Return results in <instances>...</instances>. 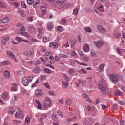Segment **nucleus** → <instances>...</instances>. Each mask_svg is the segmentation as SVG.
<instances>
[{
  "label": "nucleus",
  "instance_id": "1",
  "mask_svg": "<svg viewBox=\"0 0 125 125\" xmlns=\"http://www.w3.org/2000/svg\"><path fill=\"white\" fill-rule=\"evenodd\" d=\"M99 88L103 94H108L109 93V89L107 87V82L104 79L102 80L99 83Z\"/></svg>",
  "mask_w": 125,
  "mask_h": 125
},
{
  "label": "nucleus",
  "instance_id": "2",
  "mask_svg": "<svg viewBox=\"0 0 125 125\" xmlns=\"http://www.w3.org/2000/svg\"><path fill=\"white\" fill-rule=\"evenodd\" d=\"M49 2H51L55 5L58 8H63L65 6V0H47Z\"/></svg>",
  "mask_w": 125,
  "mask_h": 125
},
{
  "label": "nucleus",
  "instance_id": "3",
  "mask_svg": "<svg viewBox=\"0 0 125 125\" xmlns=\"http://www.w3.org/2000/svg\"><path fill=\"white\" fill-rule=\"evenodd\" d=\"M52 101L48 97H46L42 103V106L44 110H47L48 108H51Z\"/></svg>",
  "mask_w": 125,
  "mask_h": 125
},
{
  "label": "nucleus",
  "instance_id": "4",
  "mask_svg": "<svg viewBox=\"0 0 125 125\" xmlns=\"http://www.w3.org/2000/svg\"><path fill=\"white\" fill-rule=\"evenodd\" d=\"M15 118L18 119H24V117H25V115L24 114V112L22 111L21 109H19L18 112H16L15 114Z\"/></svg>",
  "mask_w": 125,
  "mask_h": 125
},
{
  "label": "nucleus",
  "instance_id": "5",
  "mask_svg": "<svg viewBox=\"0 0 125 125\" xmlns=\"http://www.w3.org/2000/svg\"><path fill=\"white\" fill-rule=\"evenodd\" d=\"M8 97V93L7 92L5 91L4 93L1 95L2 99L0 98V102L1 103H2V104H4L5 102V99L7 98Z\"/></svg>",
  "mask_w": 125,
  "mask_h": 125
},
{
  "label": "nucleus",
  "instance_id": "6",
  "mask_svg": "<svg viewBox=\"0 0 125 125\" xmlns=\"http://www.w3.org/2000/svg\"><path fill=\"white\" fill-rule=\"evenodd\" d=\"M7 54L9 57L12 58V59H13L14 62H15L16 63H17V62H18V61H17V59H16L15 56L14 55V54L12 53V52L11 51H7Z\"/></svg>",
  "mask_w": 125,
  "mask_h": 125
},
{
  "label": "nucleus",
  "instance_id": "7",
  "mask_svg": "<svg viewBox=\"0 0 125 125\" xmlns=\"http://www.w3.org/2000/svg\"><path fill=\"white\" fill-rule=\"evenodd\" d=\"M110 79L112 83H117L119 81L118 76L115 74H111L110 75Z\"/></svg>",
  "mask_w": 125,
  "mask_h": 125
},
{
  "label": "nucleus",
  "instance_id": "8",
  "mask_svg": "<svg viewBox=\"0 0 125 125\" xmlns=\"http://www.w3.org/2000/svg\"><path fill=\"white\" fill-rule=\"evenodd\" d=\"M93 123H94V119L91 118H86L85 121V124L87 125H91Z\"/></svg>",
  "mask_w": 125,
  "mask_h": 125
},
{
  "label": "nucleus",
  "instance_id": "9",
  "mask_svg": "<svg viewBox=\"0 0 125 125\" xmlns=\"http://www.w3.org/2000/svg\"><path fill=\"white\" fill-rule=\"evenodd\" d=\"M22 83L24 86H28L29 85V80L26 77H23L22 79Z\"/></svg>",
  "mask_w": 125,
  "mask_h": 125
},
{
  "label": "nucleus",
  "instance_id": "10",
  "mask_svg": "<svg viewBox=\"0 0 125 125\" xmlns=\"http://www.w3.org/2000/svg\"><path fill=\"white\" fill-rule=\"evenodd\" d=\"M49 46L50 47H53L54 49H55V48H58V44H57L56 42H52L50 43Z\"/></svg>",
  "mask_w": 125,
  "mask_h": 125
},
{
  "label": "nucleus",
  "instance_id": "11",
  "mask_svg": "<svg viewBox=\"0 0 125 125\" xmlns=\"http://www.w3.org/2000/svg\"><path fill=\"white\" fill-rule=\"evenodd\" d=\"M41 14L42 16H43L44 15V14H46V8H45L44 6H41Z\"/></svg>",
  "mask_w": 125,
  "mask_h": 125
},
{
  "label": "nucleus",
  "instance_id": "12",
  "mask_svg": "<svg viewBox=\"0 0 125 125\" xmlns=\"http://www.w3.org/2000/svg\"><path fill=\"white\" fill-rule=\"evenodd\" d=\"M94 44H95L96 46H97V47H101L103 44V42L102 41L100 40L97 42H94Z\"/></svg>",
  "mask_w": 125,
  "mask_h": 125
},
{
  "label": "nucleus",
  "instance_id": "13",
  "mask_svg": "<svg viewBox=\"0 0 125 125\" xmlns=\"http://www.w3.org/2000/svg\"><path fill=\"white\" fill-rule=\"evenodd\" d=\"M38 32H39V33L37 35V38L38 39H41V38H42V29L41 28H39Z\"/></svg>",
  "mask_w": 125,
  "mask_h": 125
},
{
  "label": "nucleus",
  "instance_id": "14",
  "mask_svg": "<svg viewBox=\"0 0 125 125\" xmlns=\"http://www.w3.org/2000/svg\"><path fill=\"white\" fill-rule=\"evenodd\" d=\"M10 20V19L9 17H5L2 19L1 22V23H3V24H5L6 23H7Z\"/></svg>",
  "mask_w": 125,
  "mask_h": 125
},
{
  "label": "nucleus",
  "instance_id": "15",
  "mask_svg": "<svg viewBox=\"0 0 125 125\" xmlns=\"http://www.w3.org/2000/svg\"><path fill=\"white\" fill-rule=\"evenodd\" d=\"M41 68H40L39 67L37 66L33 70V72L35 74H39V73L41 72Z\"/></svg>",
  "mask_w": 125,
  "mask_h": 125
},
{
  "label": "nucleus",
  "instance_id": "16",
  "mask_svg": "<svg viewBox=\"0 0 125 125\" xmlns=\"http://www.w3.org/2000/svg\"><path fill=\"white\" fill-rule=\"evenodd\" d=\"M83 51L85 52H88V51H89V45H88V44H86L83 46Z\"/></svg>",
  "mask_w": 125,
  "mask_h": 125
},
{
  "label": "nucleus",
  "instance_id": "17",
  "mask_svg": "<svg viewBox=\"0 0 125 125\" xmlns=\"http://www.w3.org/2000/svg\"><path fill=\"white\" fill-rule=\"evenodd\" d=\"M33 6L34 8H37V5L40 3V1L38 0H33Z\"/></svg>",
  "mask_w": 125,
  "mask_h": 125
},
{
  "label": "nucleus",
  "instance_id": "18",
  "mask_svg": "<svg viewBox=\"0 0 125 125\" xmlns=\"http://www.w3.org/2000/svg\"><path fill=\"white\" fill-rule=\"evenodd\" d=\"M11 90L12 91H16V90H17V84H16V83H13Z\"/></svg>",
  "mask_w": 125,
  "mask_h": 125
},
{
  "label": "nucleus",
  "instance_id": "19",
  "mask_svg": "<svg viewBox=\"0 0 125 125\" xmlns=\"http://www.w3.org/2000/svg\"><path fill=\"white\" fill-rule=\"evenodd\" d=\"M62 83L63 88H67V87H68V86L69 85V83L67 82H62Z\"/></svg>",
  "mask_w": 125,
  "mask_h": 125
},
{
  "label": "nucleus",
  "instance_id": "20",
  "mask_svg": "<svg viewBox=\"0 0 125 125\" xmlns=\"http://www.w3.org/2000/svg\"><path fill=\"white\" fill-rule=\"evenodd\" d=\"M4 76L5 78H9L10 76V73L9 71H5L3 73Z\"/></svg>",
  "mask_w": 125,
  "mask_h": 125
},
{
  "label": "nucleus",
  "instance_id": "21",
  "mask_svg": "<svg viewBox=\"0 0 125 125\" xmlns=\"http://www.w3.org/2000/svg\"><path fill=\"white\" fill-rule=\"evenodd\" d=\"M9 37H6L5 38H4L2 40V42L1 44L3 45L5 44L3 42H7V41L9 40Z\"/></svg>",
  "mask_w": 125,
  "mask_h": 125
},
{
  "label": "nucleus",
  "instance_id": "22",
  "mask_svg": "<svg viewBox=\"0 0 125 125\" xmlns=\"http://www.w3.org/2000/svg\"><path fill=\"white\" fill-rule=\"evenodd\" d=\"M47 27L48 30H49V31H50V30H51V29H53V28H54V26H53V25L52 24V23H49L47 24Z\"/></svg>",
  "mask_w": 125,
  "mask_h": 125
},
{
  "label": "nucleus",
  "instance_id": "23",
  "mask_svg": "<svg viewBox=\"0 0 125 125\" xmlns=\"http://www.w3.org/2000/svg\"><path fill=\"white\" fill-rule=\"evenodd\" d=\"M78 72L79 73V74H86V71L84 70V69L81 68L80 70L78 71Z\"/></svg>",
  "mask_w": 125,
  "mask_h": 125
},
{
  "label": "nucleus",
  "instance_id": "24",
  "mask_svg": "<svg viewBox=\"0 0 125 125\" xmlns=\"http://www.w3.org/2000/svg\"><path fill=\"white\" fill-rule=\"evenodd\" d=\"M21 36H24V37H26V38H30V35L28 34L27 32H21Z\"/></svg>",
  "mask_w": 125,
  "mask_h": 125
},
{
  "label": "nucleus",
  "instance_id": "25",
  "mask_svg": "<svg viewBox=\"0 0 125 125\" xmlns=\"http://www.w3.org/2000/svg\"><path fill=\"white\" fill-rule=\"evenodd\" d=\"M23 54L24 55H26V56H31V55H32V52L31 51H25L23 52Z\"/></svg>",
  "mask_w": 125,
  "mask_h": 125
},
{
  "label": "nucleus",
  "instance_id": "26",
  "mask_svg": "<svg viewBox=\"0 0 125 125\" xmlns=\"http://www.w3.org/2000/svg\"><path fill=\"white\" fill-rule=\"evenodd\" d=\"M28 29L31 33H34L35 31H36V29H35V27H34V26H29Z\"/></svg>",
  "mask_w": 125,
  "mask_h": 125
},
{
  "label": "nucleus",
  "instance_id": "27",
  "mask_svg": "<svg viewBox=\"0 0 125 125\" xmlns=\"http://www.w3.org/2000/svg\"><path fill=\"white\" fill-rule=\"evenodd\" d=\"M84 30H85V31H86V32H88V33H91V31H92L91 28L89 27H85Z\"/></svg>",
  "mask_w": 125,
  "mask_h": 125
},
{
  "label": "nucleus",
  "instance_id": "28",
  "mask_svg": "<svg viewBox=\"0 0 125 125\" xmlns=\"http://www.w3.org/2000/svg\"><path fill=\"white\" fill-rule=\"evenodd\" d=\"M98 10H100V11H104V10H105V9L104 8V7L103 6V5H101L100 7H99L98 8Z\"/></svg>",
  "mask_w": 125,
  "mask_h": 125
},
{
  "label": "nucleus",
  "instance_id": "29",
  "mask_svg": "<svg viewBox=\"0 0 125 125\" xmlns=\"http://www.w3.org/2000/svg\"><path fill=\"white\" fill-rule=\"evenodd\" d=\"M117 50L119 53V54H122V52H125V50H124V49L120 50V48L119 47L117 48Z\"/></svg>",
  "mask_w": 125,
  "mask_h": 125
},
{
  "label": "nucleus",
  "instance_id": "30",
  "mask_svg": "<svg viewBox=\"0 0 125 125\" xmlns=\"http://www.w3.org/2000/svg\"><path fill=\"white\" fill-rule=\"evenodd\" d=\"M123 94V93H122V91L117 90L115 92V95H122Z\"/></svg>",
  "mask_w": 125,
  "mask_h": 125
},
{
  "label": "nucleus",
  "instance_id": "31",
  "mask_svg": "<svg viewBox=\"0 0 125 125\" xmlns=\"http://www.w3.org/2000/svg\"><path fill=\"white\" fill-rule=\"evenodd\" d=\"M100 32L102 33V34H105V33L107 32V29L103 27Z\"/></svg>",
  "mask_w": 125,
  "mask_h": 125
},
{
  "label": "nucleus",
  "instance_id": "32",
  "mask_svg": "<svg viewBox=\"0 0 125 125\" xmlns=\"http://www.w3.org/2000/svg\"><path fill=\"white\" fill-rule=\"evenodd\" d=\"M82 96L83 98H88L89 96L86 93H83L82 94Z\"/></svg>",
  "mask_w": 125,
  "mask_h": 125
},
{
  "label": "nucleus",
  "instance_id": "33",
  "mask_svg": "<svg viewBox=\"0 0 125 125\" xmlns=\"http://www.w3.org/2000/svg\"><path fill=\"white\" fill-rule=\"evenodd\" d=\"M59 57L60 58H62L63 57H64V58H68V56L67 55H65V54H60L59 55Z\"/></svg>",
  "mask_w": 125,
  "mask_h": 125
},
{
  "label": "nucleus",
  "instance_id": "34",
  "mask_svg": "<svg viewBox=\"0 0 125 125\" xmlns=\"http://www.w3.org/2000/svg\"><path fill=\"white\" fill-rule=\"evenodd\" d=\"M104 64H101L99 67V71L100 72H102V70H103V68H104Z\"/></svg>",
  "mask_w": 125,
  "mask_h": 125
},
{
  "label": "nucleus",
  "instance_id": "35",
  "mask_svg": "<svg viewBox=\"0 0 125 125\" xmlns=\"http://www.w3.org/2000/svg\"><path fill=\"white\" fill-rule=\"evenodd\" d=\"M34 65L35 66H40V65H41V61L39 60L36 61L34 63Z\"/></svg>",
  "mask_w": 125,
  "mask_h": 125
},
{
  "label": "nucleus",
  "instance_id": "36",
  "mask_svg": "<svg viewBox=\"0 0 125 125\" xmlns=\"http://www.w3.org/2000/svg\"><path fill=\"white\" fill-rule=\"evenodd\" d=\"M115 37H116V39H119L120 37H121V34L120 33H117L114 34Z\"/></svg>",
  "mask_w": 125,
  "mask_h": 125
},
{
  "label": "nucleus",
  "instance_id": "37",
  "mask_svg": "<svg viewBox=\"0 0 125 125\" xmlns=\"http://www.w3.org/2000/svg\"><path fill=\"white\" fill-rule=\"evenodd\" d=\"M63 77L65 81H66L67 82H69V81H70V78H69V77H68V76L66 75V74H63Z\"/></svg>",
  "mask_w": 125,
  "mask_h": 125
},
{
  "label": "nucleus",
  "instance_id": "38",
  "mask_svg": "<svg viewBox=\"0 0 125 125\" xmlns=\"http://www.w3.org/2000/svg\"><path fill=\"white\" fill-rule=\"evenodd\" d=\"M44 72L45 73H47V74H51V70L48 68H45Z\"/></svg>",
  "mask_w": 125,
  "mask_h": 125
},
{
  "label": "nucleus",
  "instance_id": "39",
  "mask_svg": "<svg viewBox=\"0 0 125 125\" xmlns=\"http://www.w3.org/2000/svg\"><path fill=\"white\" fill-rule=\"evenodd\" d=\"M13 122L14 124H15L16 125H17L18 124H20L21 123V121H19L17 120H13Z\"/></svg>",
  "mask_w": 125,
  "mask_h": 125
},
{
  "label": "nucleus",
  "instance_id": "40",
  "mask_svg": "<svg viewBox=\"0 0 125 125\" xmlns=\"http://www.w3.org/2000/svg\"><path fill=\"white\" fill-rule=\"evenodd\" d=\"M118 108H119V106H118V104H115L112 107V109H113L114 110H117Z\"/></svg>",
  "mask_w": 125,
  "mask_h": 125
},
{
  "label": "nucleus",
  "instance_id": "41",
  "mask_svg": "<svg viewBox=\"0 0 125 125\" xmlns=\"http://www.w3.org/2000/svg\"><path fill=\"white\" fill-rule=\"evenodd\" d=\"M76 43V40H72L71 41V47H74V45H75Z\"/></svg>",
  "mask_w": 125,
  "mask_h": 125
},
{
  "label": "nucleus",
  "instance_id": "42",
  "mask_svg": "<svg viewBox=\"0 0 125 125\" xmlns=\"http://www.w3.org/2000/svg\"><path fill=\"white\" fill-rule=\"evenodd\" d=\"M76 62H77L78 64H79V65H82L83 66H87V64L84 63H80L79 62V61L75 60Z\"/></svg>",
  "mask_w": 125,
  "mask_h": 125
},
{
  "label": "nucleus",
  "instance_id": "43",
  "mask_svg": "<svg viewBox=\"0 0 125 125\" xmlns=\"http://www.w3.org/2000/svg\"><path fill=\"white\" fill-rule=\"evenodd\" d=\"M27 4H28V5H31V4H33V0H27Z\"/></svg>",
  "mask_w": 125,
  "mask_h": 125
},
{
  "label": "nucleus",
  "instance_id": "44",
  "mask_svg": "<svg viewBox=\"0 0 125 125\" xmlns=\"http://www.w3.org/2000/svg\"><path fill=\"white\" fill-rule=\"evenodd\" d=\"M31 121V119H30V117H26L25 118V123L27 124H29Z\"/></svg>",
  "mask_w": 125,
  "mask_h": 125
},
{
  "label": "nucleus",
  "instance_id": "45",
  "mask_svg": "<svg viewBox=\"0 0 125 125\" xmlns=\"http://www.w3.org/2000/svg\"><path fill=\"white\" fill-rule=\"evenodd\" d=\"M68 73L69 74H73V73H75V71H74V69L73 68H69Z\"/></svg>",
  "mask_w": 125,
  "mask_h": 125
},
{
  "label": "nucleus",
  "instance_id": "46",
  "mask_svg": "<svg viewBox=\"0 0 125 125\" xmlns=\"http://www.w3.org/2000/svg\"><path fill=\"white\" fill-rule=\"evenodd\" d=\"M57 29L59 32H62V31H63V28L61 26L58 27Z\"/></svg>",
  "mask_w": 125,
  "mask_h": 125
},
{
  "label": "nucleus",
  "instance_id": "47",
  "mask_svg": "<svg viewBox=\"0 0 125 125\" xmlns=\"http://www.w3.org/2000/svg\"><path fill=\"white\" fill-rule=\"evenodd\" d=\"M69 62L71 65V66H74L75 65V61L74 60H70Z\"/></svg>",
  "mask_w": 125,
  "mask_h": 125
},
{
  "label": "nucleus",
  "instance_id": "48",
  "mask_svg": "<svg viewBox=\"0 0 125 125\" xmlns=\"http://www.w3.org/2000/svg\"><path fill=\"white\" fill-rule=\"evenodd\" d=\"M5 7V5L1 1H0V8H3V7Z\"/></svg>",
  "mask_w": 125,
  "mask_h": 125
},
{
  "label": "nucleus",
  "instance_id": "49",
  "mask_svg": "<svg viewBox=\"0 0 125 125\" xmlns=\"http://www.w3.org/2000/svg\"><path fill=\"white\" fill-rule=\"evenodd\" d=\"M20 31L22 32H25L26 31V29L25 28V26H22L20 28Z\"/></svg>",
  "mask_w": 125,
  "mask_h": 125
},
{
  "label": "nucleus",
  "instance_id": "50",
  "mask_svg": "<svg viewBox=\"0 0 125 125\" xmlns=\"http://www.w3.org/2000/svg\"><path fill=\"white\" fill-rule=\"evenodd\" d=\"M79 82L80 83H81V84H83H83H84L85 83V81H83V80H82L81 79H80L79 80Z\"/></svg>",
  "mask_w": 125,
  "mask_h": 125
},
{
  "label": "nucleus",
  "instance_id": "51",
  "mask_svg": "<svg viewBox=\"0 0 125 125\" xmlns=\"http://www.w3.org/2000/svg\"><path fill=\"white\" fill-rule=\"evenodd\" d=\"M72 101H71L70 99L66 100V103L67 104V105H70L71 104Z\"/></svg>",
  "mask_w": 125,
  "mask_h": 125
},
{
  "label": "nucleus",
  "instance_id": "52",
  "mask_svg": "<svg viewBox=\"0 0 125 125\" xmlns=\"http://www.w3.org/2000/svg\"><path fill=\"white\" fill-rule=\"evenodd\" d=\"M78 11H79V10L78 9V8H76L73 10V12L74 14H78Z\"/></svg>",
  "mask_w": 125,
  "mask_h": 125
},
{
  "label": "nucleus",
  "instance_id": "53",
  "mask_svg": "<svg viewBox=\"0 0 125 125\" xmlns=\"http://www.w3.org/2000/svg\"><path fill=\"white\" fill-rule=\"evenodd\" d=\"M16 41H17V42H21V41H23V39L21 37H16Z\"/></svg>",
  "mask_w": 125,
  "mask_h": 125
},
{
  "label": "nucleus",
  "instance_id": "54",
  "mask_svg": "<svg viewBox=\"0 0 125 125\" xmlns=\"http://www.w3.org/2000/svg\"><path fill=\"white\" fill-rule=\"evenodd\" d=\"M42 104L41 103L40 104H38L37 108L39 109V110H42Z\"/></svg>",
  "mask_w": 125,
  "mask_h": 125
},
{
  "label": "nucleus",
  "instance_id": "55",
  "mask_svg": "<svg viewBox=\"0 0 125 125\" xmlns=\"http://www.w3.org/2000/svg\"><path fill=\"white\" fill-rule=\"evenodd\" d=\"M57 113H58V115H59L60 116H61V117H63V113H62V112H61V111H60V110H58V111H57Z\"/></svg>",
  "mask_w": 125,
  "mask_h": 125
},
{
  "label": "nucleus",
  "instance_id": "56",
  "mask_svg": "<svg viewBox=\"0 0 125 125\" xmlns=\"http://www.w3.org/2000/svg\"><path fill=\"white\" fill-rule=\"evenodd\" d=\"M21 4L24 8H27V6H26V4H25V2L22 1Z\"/></svg>",
  "mask_w": 125,
  "mask_h": 125
},
{
  "label": "nucleus",
  "instance_id": "57",
  "mask_svg": "<svg viewBox=\"0 0 125 125\" xmlns=\"http://www.w3.org/2000/svg\"><path fill=\"white\" fill-rule=\"evenodd\" d=\"M9 63V62L8 61H4L2 62V65H6V64H8Z\"/></svg>",
  "mask_w": 125,
  "mask_h": 125
},
{
  "label": "nucleus",
  "instance_id": "58",
  "mask_svg": "<svg viewBox=\"0 0 125 125\" xmlns=\"http://www.w3.org/2000/svg\"><path fill=\"white\" fill-rule=\"evenodd\" d=\"M44 85L47 87V88H50V87H49V84H48V83H43Z\"/></svg>",
  "mask_w": 125,
  "mask_h": 125
},
{
  "label": "nucleus",
  "instance_id": "59",
  "mask_svg": "<svg viewBox=\"0 0 125 125\" xmlns=\"http://www.w3.org/2000/svg\"><path fill=\"white\" fill-rule=\"evenodd\" d=\"M62 22L63 25H65V24H66V19L65 18H63L62 20Z\"/></svg>",
  "mask_w": 125,
  "mask_h": 125
},
{
  "label": "nucleus",
  "instance_id": "60",
  "mask_svg": "<svg viewBox=\"0 0 125 125\" xmlns=\"http://www.w3.org/2000/svg\"><path fill=\"white\" fill-rule=\"evenodd\" d=\"M103 28V26H102V25H100L98 26V30H99V31H101V30L102 29V28Z\"/></svg>",
  "mask_w": 125,
  "mask_h": 125
},
{
  "label": "nucleus",
  "instance_id": "61",
  "mask_svg": "<svg viewBox=\"0 0 125 125\" xmlns=\"http://www.w3.org/2000/svg\"><path fill=\"white\" fill-rule=\"evenodd\" d=\"M102 108L103 109H108V105H105L104 104H103L102 105Z\"/></svg>",
  "mask_w": 125,
  "mask_h": 125
},
{
  "label": "nucleus",
  "instance_id": "62",
  "mask_svg": "<svg viewBox=\"0 0 125 125\" xmlns=\"http://www.w3.org/2000/svg\"><path fill=\"white\" fill-rule=\"evenodd\" d=\"M48 93H49L50 95H53V96L54 95V92L52 91H49L48 92Z\"/></svg>",
  "mask_w": 125,
  "mask_h": 125
},
{
  "label": "nucleus",
  "instance_id": "63",
  "mask_svg": "<svg viewBox=\"0 0 125 125\" xmlns=\"http://www.w3.org/2000/svg\"><path fill=\"white\" fill-rule=\"evenodd\" d=\"M22 93H23V94H26L27 96L29 95L28 92L27 91H26V90L23 91H22Z\"/></svg>",
  "mask_w": 125,
  "mask_h": 125
},
{
  "label": "nucleus",
  "instance_id": "64",
  "mask_svg": "<svg viewBox=\"0 0 125 125\" xmlns=\"http://www.w3.org/2000/svg\"><path fill=\"white\" fill-rule=\"evenodd\" d=\"M43 41L44 42H47V41H48V39H47L46 37H44V38L43 39Z\"/></svg>",
  "mask_w": 125,
  "mask_h": 125
}]
</instances>
